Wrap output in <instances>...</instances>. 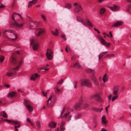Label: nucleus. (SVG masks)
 <instances>
[{
    "label": "nucleus",
    "instance_id": "864d4df0",
    "mask_svg": "<svg viewBox=\"0 0 131 131\" xmlns=\"http://www.w3.org/2000/svg\"><path fill=\"white\" fill-rule=\"evenodd\" d=\"M63 81V80L61 79V80H60L59 81H58L57 82V84H60Z\"/></svg>",
    "mask_w": 131,
    "mask_h": 131
},
{
    "label": "nucleus",
    "instance_id": "c756f323",
    "mask_svg": "<svg viewBox=\"0 0 131 131\" xmlns=\"http://www.w3.org/2000/svg\"><path fill=\"white\" fill-rule=\"evenodd\" d=\"M65 7L67 8L70 9L71 8L72 5L70 4L67 3L65 5Z\"/></svg>",
    "mask_w": 131,
    "mask_h": 131
},
{
    "label": "nucleus",
    "instance_id": "393cba45",
    "mask_svg": "<svg viewBox=\"0 0 131 131\" xmlns=\"http://www.w3.org/2000/svg\"><path fill=\"white\" fill-rule=\"evenodd\" d=\"M81 66L80 65L79 63L78 62H77L74 64L72 67L73 68H79Z\"/></svg>",
    "mask_w": 131,
    "mask_h": 131
},
{
    "label": "nucleus",
    "instance_id": "f704fd0d",
    "mask_svg": "<svg viewBox=\"0 0 131 131\" xmlns=\"http://www.w3.org/2000/svg\"><path fill=\"white\" fill-rule=\"evenodd\" d=\"M30 101L27 100H26L24 103L26 107L27 106V105H30Z\"/></svg>",
    "mask_w": 131,
    "mask_h": 131
},
{
    "label": "nucleus",
    "instance_id": "de8ad7c7",
    "mask_svg": "<svg viewBox=\"0 0 131 131\" xmlns=\"http://www.w3.org/2000/svg\"><path fill=\"white\" fill-rule=\"evenodd\" d=\"M61 37H62L63 38H64L65 40H66V37H65L66 36H65V35H64L62 34H61Z\"/></svg>",
    "mask_w": 131,
    "mask_h": 131
},
{
    "label": "nucleus",
    "instance_id": "e2e57ef3",
    "mask_svg": "<svg viewBox=\"0 0 131 131\" xmlns=\"http://www.w3.org/2000/svg\"><path fill=\"white\" fill-rule=\"evenodd\" d=\"M42 93L43 94V95L45 96L46 97V96L47 95V93H46L45 94L43 91H42Z\"/></svg>",
    "mask_w": 131,
    "mask_h": 131
},
{
    "label": "nucleus",
    "instance_id": "b1692460",
    "mask_svg": "<svg viewBox=\"0 0 131 131\" xmlns=\"http://www.w3.org/2000/svg\"><path fill=\"white\" fill-rule=\"evenodd\" d=\"M107 52V51H105L104 52H103L101 53L99 56V60L104 55L106 54Z\"/></svg>",
    "mask_w": 131,
    "mask_h": 131
},
{
    "label": "nucleus",
    "instance_id": "f8f14e48",
    "mask_svg": "<svg viewBox=\"0 0 131 131\" xmlns=\"http://www.w3.org/2000/svg\"><path fill=\"white\" fill-rule=\"evenodd\" d=\"M91 78L95 85L97 86H98L99 85L98 81L95 77L93 75L91 77Z\"/></svg>",
    "mask_w": 131,
    "mask_h": 131
},
{
    "label": "nucleus",
    "instance_id": "4468645a",
    "mask_svg": "<svg viewBox=\"0 0 131 131\" xmlns=\"http://www.w3.org/2000/svg\"><path fill=\"white\" fill-rule=\"evenodd\" d=\"M81 103H80V101L79 102L77 103L74 106V109L76 110H80L82 109L81 106Z\"/></svg>",
    "mask_w": 131,
    "mask_h": 131
},
{
    "label": "nucleus",
    "instance_id": "39448f33",
    "mask_svg": "<svg viewBox=\"0 0 131 131\" xmlns=\"http://www.w3.org/2000/svg\"><path fill=\"white\" fill-rule=\"evenodd\" d=\"M73 6L74 7V11L75 13H78L82 10V8L80 5L78 4L77 3H75L73 5Z\"/></svg>",
    "mask_w": 131,
    "mask_h": 131
},
{
    "label": "nucleus",
    "instance_id": "5701e85b",
    "mask_svg": "<svg viewBox=\"0 0 131 131\" xmlns=\"http://www.w3.org/2000/svg\"><path fill=\"white\" fill-rule=\"evenodd\" d=\"M39 43H35L33 46V49L34 50H37L38 47Z\"/></svg>",
    "mask_w": 131,
    "mask_h": 131
},
{
    "label": "nucleus",
    "instance_id": "0e129e2a",
    "mask_svg": "<svg viewBox=\"0 0 131 131\" xmlns=\"http://www.w3.org/2000/svg\"><path fill=\"white\" fill-rule=\"evenodd\" d=\"M101 131H107L105 128H103L101 129Z\"/></svg>",
    "mask_w": 131,
    "mask_h": 131
},
{
    "label": "nucleus",
    "instance_id": "a211bd4d",
    "mask_svg": "<svg viewBox=\"0 0 131 131\" xmlns=\"http://www.w3.org/2000/svg\"><path fill=\"white\" fill-rule=\"evenodd\" d=\"M109 8L112 10H117L119 8V7L118 6L114 5L113 6L109 7Z\"/></svg>",
    "mask_w": 131,
    "mask_h": 131
},
{
    "label": "nucleus",
    "instance_id": "6e6d98bb",
    "mask_svg": "<svg viewBox=\"0 0 131 131\" xmlns=\"http://www.w3.org/2000/svg\"><path fill=\"white\" fill-rule=\"evenodd\" d=\"M94 123L95 124L94 125V127H95L97 126V122L95 121H94Z\"/></svg>",
    "mask_w": 131,
    "mask_h": 131
},
{
    "label": "nucleus",
    "instance_id": "aec40b11",
    "mask_svg": "<svg viewBox=\"0 0 131 131\" xmlns=\"http://www.w3.org/2000/svg\"><path fill=\"white\" fill-rule=\"evenodd\" d=\"M63 117L67 119V120H69L70 118L71 117V116L69 114V113H67L64 114Z\"/></svg>",
    "mask_w": 131,
    "mask_h": 131
},
{
    "label": "nucleus",
    "instance_id": "69168bd1",
    "mask_svg": "<svg viewBox=\"0 0 131 131\" xmlns=\"http://www.w3.org/2000/svg\"><path fill=\"white\" fill-rule=\"evenodd\" d=\"M27 122H29V123L31 122L29 118H27Z\"/></svg>",
    "mask_w": 131,
    "mask_h": 131
},
{
    "label": "nucleus",
    "instance_id": "7ed1b4c3",
    "mask_svg": "<svg viewBox=\"0 0 131 131\" xmlns=\"http://www.w3.org/2000/svg\"><path fill=\"white\" fill-rule=\"evenodd\" d=\"M3 35L7 37V38L9 40L14 41L17 37V35L15 34L14 32L12 30H7L3 32Z\"/></svg>",
    "mask_w": 131,
    "mask_h": 131
},
{
    "label": "nucleus",
    "instance_id": "bf43d9fd",
    "mask_svg": "<svg viewBox=\"0 0 131 131\" xmlns=\"http://www.w3.org/2000/svg\"><path fill=\"white\" fill-rule=\"evenodd\" d=\"M77 84L76 82H75V84L74 85V87L75 88H76L77 87Z\"/></svg>",
    "mask_w": 131,
    "mask_h": 131
},
{
    "label": "nucleus",
    "instance_id": "0eeeda50",
    "mask_svg": "<svg viewBox=\"0 0 131 131\" xmlns=\"http://www.w3.org/2000/svg\"><path fill=\"white\" fill-rule=\"evenodd\" d=\"M81 84L82 85H86L88 87H91L92 85L91 83L88 80L85 79L82 80Z\"/></svg>",
    "mask_w": 131,
    "mask_h": 131
},
{
    "label": "nucleus",
    "instance_id": "c9c22d12",
    "mask_svg": "<svg viewBox=\"0 0 131 131\" xmlns=\"http://www.w3.org/2000/svg\"><path fill=\"white\" fill-rule=\"evenodd\" d=\"M37 40V39L36 38H34L31 39V44L34 43Z\"/></svg>",
    "mask_w": 131,
    "mask_h": 131
},
{
    "label": "nucleus",
    "instance_id": "3c124183",
    "mask_svg": "<svg viewBox=\"0 0 131 131\" xmlns=\"http://www.w3.org/2000/svg\"><path fill=\"white\" fill-rule=\"evenodd\" d=\"M65 125V122H62L61 124L60 127H63Z\"/></svg>",
    "mask_w": 131,
    "mask_h": 131
},
{
    "label": "nucleus",
    "instance_id": "6ab92c4d",
    "mask_svg": "<svg viewBox=\"0 0 131 131\" xmlns=\"http://www.w3.org/2000/svg\"><path fill=\"white\" fill-rule=\"evenodd\" d=\"M56 123H55L53 122H52L49 123V126L51 128H54L56 127Z\"/></svg>",
    "mask_w": 131,
    "mask_h": 131
},
{
    "label": "nucleus",
    "instance_id": "4be33fe9",
    "mask_svg": "<svg viewBox=\"0 0 131 131\" xmlns=\"http://www.w3.org/2000/svg\"><path fill=\"white\" fill-rule=\"evenodd\" d=\"M36 2V0H33L29 2V4L28 5V7H29L31 6L32 5L35 4Z\"/></svg>",
    "mask_w": 131,
    "mask_h": 131
},
{
    "label": "nucleus",
    "instance_id": "cd10ccee",
    "mask_svg": "<svg viewBox=\"0 0 131 131\" xmlns=\"http://www.w3.org/2000/svg\"><path fill=\"white\" fill-rule=\"evenodd\" d=\"M55 93L57 94H59L61 92V90H59L57 88V85L56 86V87L55 88Z\"/></svg>",
    "mask_w": 131,
    "mask_h": 131
},
{
    "label": "nucleus",
    "instance_id": "bb28decb",
    "mask_svg": "<svg viewBox=\"0 0 131 131\" xmlns=\"http://www.w3.org/2000/svg\"><path fill=\"white\" fill-rule=\"evenodd\" d=\"M51 33L52 34L55 36H57L58 34V30L57 29H56V31L55 32L52 31Z\"/></svg>",
    "mask_w": 131,
    "mask_h": 131
},
{
    "label": "nucleus",
    "instance_id": "6e6552de",
    "mask_svg": "<svg viewBox=\"0 0 131 131\" xmlns=\"http://www.w3.org/2000/svg\"><path fill=\"white\" fill-rule=\"evenodd\" d=\"M91 98V99H94L97 101L101 102L103 101L102 98L98 94H96L92 95Z\"/></svg>",
    "mask_w": 131,
    "mask_h": 131
},
{
    "label": "nucleus",
    "instance_id": "c03bdc74",
    "mask_svg": "<svg viewBox=\"0 0 131 131\" xmlns=\"http://www.w3.org/2000/svg\"><path fill=\"white\" fill-rule=\"evenodd\" d=\"M3 117L5 118H7V116L6 114L4 112L3 113Z\"/></svg>",
    "mask_w": 131,
    "mask_h": 131
},
{
    "label": "nucleus",
    "instance_id": "603ef678",
    "mask_svg": "<svg viewBox=\"0 0 131 131\" xmlns=\"http://www.w3.org/2000/svg\"><path fill=\"white\" fill-rule=\"evenodd\" d=\"M104 45H106V46H110L111 45V44L109 42H105Z\"/></svg>",
    "mask_w": 131,
    "mask_h": 131
},
{
    "label": "nucleus",
    "instance_id": "7c9ffc66",
    "mask_svg": "<svg viewBox=\"0 0 131 131\" xmlns=\"http://www.w3.org/2000/svg\"><path fill=\"white\" fill-rule=\"evenodd\" d=\"M105 11V9L104 8H101L100 11V15H102L104 14Z\"/></svg>",
    "mask_w": 131,
    "mask_h": 131
},
{
    "label": "nucleus",
    "instance_id": "72a5a7b5",
    "mask_svg": "<svg viewBox=\"0 0 131 131\" xmlns=\"http://www.w3.org/2000/svg\"><path fill=\"white\" fill-rule=\"evenodd\" d=\"M13 124H14L15 125H18L19 124H20V123L18 121H13Z\"/></svg>",
    "mask_w": 131,
    "mask_h": 131
},
{
    "label": "nucleus",
    "instance_id": "13d9d810",
    "mask_svg": "<svg viewBox=\"0 0 131 131\" xmlns=\"http://www.w3.org/2000/svg\"><path fill=\"white\" fill-rule=\"evenodd\" d=\"M4 6L2 4H0V8H4Z\"/></svg>",
    "mask_w": 131,
    "mask_h": 131
},
{
    "label": "nucleus",
    "instance_id": "a18cd8bd",
    "mask_svg": "<svg viewBox=\"0 0 131 131\" xmlns=\"http://www.w3.org/2000/svg\"><path fill=\"white\" fill-rule=\"evenodd\" d=\"M21 125L20 124H19L18 125H15V128H19L21 126Z\"/></svg>",
    "mask_w": 131,
    "mask_h": 131
},
{
    "label": "nucleus",
    "instance_id": "f257e3e1",
    "mask_svg": "<svg viewBox=\"0 0 131 131\" xmlns=\"http://www.w3.org/2000/svg\"><path fill=\"white\" fill-rule=\"evenodd\" d=\"M11 19V27L20 28L23 26V23L19 22V20L22 19V17L20 15L14 13L12 16Z\"/></svg>",
    "mask_w": 131,
    "mask_h": 131
},
{
    "label": "nucleus",
    "instance_id": "a19ab883",
    "mask_svg": "<svg viewBox=\"0 0 131 131\" xmlns=\"http://www.w3.org/2000/svg\"><path fill=\"white\" fill-rule=\"evenodd\" d=\"M4 57L3 56H0V61L2 62L4 60Z\"/></svg>",
    "mask_w": 131,
    "mask_h": 131
},
{
    "label": "nucleus",
    "instance_id": "338daca9",
    "mask_svg": "<svg viewBox=\"0 0 131 131\" xmlns=\"http://www.w3.org/2000/svg\"><path fill=\"white\" fill-rule=\"evenodd\" d=\"M109 34L110 35V37H113V35L112 34V32L111 31H110L109 32Z\"/></svg>",
    "mask_w": 131,
    "mask_h": 131
},
{
    "label": "nucleus",
    "instance_id": "c85d7f7f",
    "mask_svg": "<svg viewBox=\"0 0 131 131\" xmlns=\"http://www.w3.org/2000/svg\"><path fill=\"white\" fill-rule=\"evenodd\" d=\"M106 118L104 116H103L102 118V122L104 124H106L107 123V121L106 120Z\"/></svg>",
    "mask_w": 131,
    "mask_h": 131
},
{
    "label": "nucleus",
    "instance_id": "20e7f679",
    "mask_svg": "<svg viewBox=\"0 0 131 131\" xmlns=\"http://www.w3.org/2000/svg\"><path fill=\"white\" fill-rule=\"evenodd\" d=\"M77 20L79 22H80L84 25L85 26H88L89 27H93V25L89 19H87L86 20V22L83 21L81 17L79 16L77 17Z\"/></svg>",
    "mask_w": 131,
    "mask_h": 131
},
{
    "label": "nucleus",
    "instance_id": "09e8293b",
    "mask_svg": "<svg viewBox=\"0 0 131 131\" xmlns=\"http://www.w3.org/2000/svg\"><path fill=\"white\" fill-rule=\"evenodd\" d=\"M81 116L80 114H79L77 115V116H76V118L77 119H78L80 118Z\"/></svg>",
    "mask_w": 131,
    "mask_h": 131
},
{
    "label": "nucleus",
    "instance_id": "412c9836",
    "mask_svg": "<svg viewBox=\"0 0 131 131\" xmlns=\"http://www.w3.org/2000/svg\"><path fill=\"white\" fill-rule=\"evenodd\" d=\"M86 72L88 73H91L92 74H94V70H92L90 69H88L85 70Z\"/></svg>",
    "mask_w": 131,
    "mask_h": 131
},
{
    "label": "nucleus",
    "instance_id": "9d476101",
    "mask_svg": "<svg viewBox=\"0 0 131 131\" xmlns=\"http://www.w3.org/2000/svg\"><path fill=\"white\" fill-rule=\"evenodd\" d=\"M45 31L43 28L39 29L36 30V36L38 37L41 35Z\"/></svg>",
    "mask_w": 131,
    "mask_h": 131
},
{
    "label": "nucleus",
    "instance_id": "a878e982",
    "mask_svg": "<svg viewBox=\"0 0 131 131\" xmlns=\"http://www.w3.org/2000/svg\"><path fill=\"white\" fill-rule=\"evenodd\" d=\"M113 95L114 96L113 97H112V101H113L117 99L118 97V94H113Z\"/></svg>",
    "mask_w": 131,
    "mask_h": 131
},
{
    "label": "nucleus",
    "instance_id": "774afa93",
    "mask_svg": "<svg viewBox=\"0 0 131 131\" xmlns=\"http://www.w3.org/2000/svg\"><path fill=\"white\" fill-rule=\"evenodd\" d=\"M4 112H2L0 113V115L2 116H3V113H4Z\"/></svg>",
    "mask_w": 131,
    "mask_h": 131
},
{
    "label": "nucleus",
    "instance_id": "49530a36",
    "mask_svg": "<svg viewBox=\"0 0 131 131\" xmlns=\"http://www.w3.org/2000/svg\"><path fill=\"white\" fill-rule=\"evenodd\" d=\"M13 120H8L7 122L9 123H11L12 124H13Z\"/></svg>",
    "mask_w": 131,
    "mask_h": 131
},
{
    "label": "nucleus",
    "instance_id": "e433bc0d",
    "mask_svg": "<svg viewBox=\"0 0 131 131\" xmlns=\"http://www.w3.org/2000/svg\"><path fill=\"white\" fill-rule=\"evenodd\" d=\"M51 96L50 97L49 99H48V100L47 101V102L48 103V104L47 106H50V105L49 104V101H50V103L51 102Z\"/></svg>",
    "mask_w": 131,
    "mask_h": 131
},
{
    "label": "nucleus",
    "instance_id": "79ce46f5",
    "mask_svg": "<svg viewBox=\"0 0 131 131\" xmlns=\"http://www.w3.org/2000/svg\"><path fill=\"white\" fill-rule=\"evenodd\" d=\"M41 16L44 21H46V19L45 16L43 15H42Z\"/></svg>",
    "mask_w": 131,
    "mask_h": 131
},
{
    "label": "nucleus",
    "instance_id": "ea45409f",
    "mask_svg": "<svg viewBox=\"0 0 131 131\" xmlns=\"http://www.w3.org/2000/svg\"><path fill=\"white\" fill-rule=\"evenodd\" d=\"M101 42L102 44L104 45L105 43V41L104 39H102V40H101Z\"/></svg>",
    "mask_w": 131,
    "mask_h": 131
},
{
    "label": "nucleus",
    "instance_id": "473e14b6",
    "mask_svg": "<svg viewBox=\"0 0 131 131\" xmlns=\"http://www.w3.org/2000/svg\"><path fill=\"white\" fill-rule=\"evenodd\" d=\"M26 107L27 108L28 111L29 112L33 110L32 108L30 106V105H27V106Z\"/></svg>",
    "mask_w": 131,
    "mask_h": 131
},
{
    "label": "nucleus",
    "instance_id": "f03ea898",
    "mask_svg": "<svg viewBox=\"0 0 131 131\" xmlns=\"http://www.w3.org/2000/svg\"><path fill=\"white\" fill-rule=\"evenodd\" d=\"M16 53L20 54L19 51L14 52L12 53L11 57L9 59V61L10 63L13 64L14 66H16L13 68V70H15L18 71L20 67L22 62L21 60H17L16 56Z\"/></svg>",
    "mask_w": 131,
    "mask_h": 131
},
{
    "label": "nucleus",
    "instance_id": "052dcab7",
    "mask_svg": "<svg viewBox=\"0 0 131 131\" xmlns=\"http://www.w3.org/2000/svg\"><path fill=\"white\" fill-rule=\"evenodd\" d=\"M60 128L61 129V130L62 131H63L65 129V128H63V127H60Z\"/></svg>",
    "mask_w": 131,
    "mask_h": 131
},
{
    "label": "nucleus",
    "instance_id": "ddd939ff",
    "mask_svg": "<svg viewBox=\"0 0 131 131\" xmlns=\"http://www.w3.org/2000/svg\"><path fill=\"white\" fill-rule=\"evenodd\" d=\"M16 95V93L15 92H12L9 93L7 96L8 98H11L15 96Z\"/></svg>",
    "mask_w": 131,
    "mask_h": 131
},
{
    "label": "nucleus",
    "instance_id": "4c0bfd02",
    "mask_svg": "<svg viewBox=\"0 0 131 131\" xmlns=\"http://www.w3.org/2000/svg\"><path fill=\"white\" fill-rule=\"evenodd\" d=\"M103 109V108H96L95 109V111L97 112H101L102 110Z\"/></svg>",
    "mask_w": 131,
    "mask_h": 131
},
{
    "label": "nucleus",
    "instance_id": "4d7b16f0",
    "mask_svg": "<svg viewBox=\"0 0 131 131\" xmlns=\"http://www.w3.org/2000/svg\"><path fill=\"white\" fill-rule=\"evenodd\" d=\"M110 106V104H109L108 105L106 106V108H105V110H106V112L107 113H108V110H107V108H108V107H109V106Z\"/></svg>",
    "mask_w": 131,
    "mask_h": 131
},
{
    "label": "nucleus",
    "instance_id": "9b49d317",
    "mask_svg": "<svg viewBox=\"0 0 131 131\" xmlns=\"http://www.w3.org/2000/svg\"><path fill=\"white\" fill-rule=\"evenodd\" d=\"M83 100L81 99L80 100V103H81L82 109L85 108L87 107L89 105L88 104L83 102Z\"/></svg>",
    "mask_w": 131,
    "mask_h": 131
},
{
    "label": "nucleus",
    "instance_id": "1a4fd4ad",
    "mask_svg": "<svg viewBox=\"0 0 131 131\" xmlns=\"http://www.w3.org/2000/svg\"><path fill=\"white\" fill-rule=\"evenodd\" d=\"M120 90V86L118 85L114 86L113 88V94H118V91Z\"/></svg>",
    "mask_w": 131,
    "mask_h": 131
},
{
    "label": "nucleus",
    "instance_id": "dca6fc26",
    "mask_svg": "<svg viewBox=\"0 0 131 131\" xmlns=\"http://www.w3.org/2000/svg\"><path fill=\"white\" fill-rule=\"evenodd\" d=\"M13 68L12 69V70L13 71H12V72H7L6 73V75L9 77H11L12 76L13 74H14L16 73V71H17L15 70H13Z\"/></svg>",
    "mask_w": 131,
    "mask_h": 131
},
{
    "label": "nucleus",
    "instance_id": "2f4dec72",
    "mask_svg": "<svg viewBox=\"0 0 131 131\" xmlns=\"http://www.w3.org/2000/svg\"><path fill=\"white\" fill-rule=\"evenodd\" d=\"M115 54L113 53H110L106 55L105 58L112 57L114 56Z\"/></svg>",
    "mask_w": 131,
    "mask_h": 131
},
{
    "label": "nucleus",
    "instance_id": "37998d69",
    "mask_svg": "<svg viewBox=\"0 0 131 131\" xmlns=\"http://www.w3.org/2000/svg\"><path fill=\"white\" fill-rule=\"evenodd\" d=\"M106 74L105 73L103 77V79H104L106 80H107V77H106Z\"/></svg>",
    "mask_w": 131,
    "mask_h": 131
},
{
    "label": "nucleus",
    "instance_id": "5fc2aeb1",
    "mask_svg": "<svg viewBox=\"0 0 131 131\" xmlns=\"http://www.w3.org/2000/svg\"><path fill=\"white\" fill-rule=\"evenodd\" d=\"M65 108L64 107L63 108V110L62 111V112L61 113V116H60V117H61V116H62V114L64 111L65 109Z\"/></svg>",
    "mask_w": 131,
    "mask_h": 131
},
{
    "label": "nucleus",
    "instance_id": "423d86ee",
    "mask_svg": "<svg viewBox=\"0 0 131 131\" xmlns=\"http://www.w3.org/2000/svg\"><path fill=\"white\" fill-rule=\"evenodd\" d=\"M46 56L48 60H51L53 58V52L52 50L50 49H48L47 50Z\"/></svg>",
    "mask_w": 131,
    "mask_h": 131
},
{
    "label": "nucleus",
    "instance_id": "58836bf2",
    "mask_svg": "<svg viewBox=\"0 0 131 131\" xmlns=\"http://www.w3.org/2000/svg\"><path fill=\"white\" fill-rule=\"evenodd\" d=\"M40 123L39 121H38L36 123V125L37 127L38 128H39L40 127Z\"/></svg>",
    "mask_w": 131,
    "mask_h": 131
},
{
    "label": "nucleus",
    "instance_id": "680f3d73",
    "mask_svg": "<svg viewBox=\"0 0 131 131\" xmlns=\"http://www.w3.org/2000/svg\"><path fill=\"white\" fill-rule=\"evenodd\" d=\"M4 85L7 88H9L10 87V85L8 84H5Z\"/></svg>",
    "mask_w": 131,
    "mask_h": 131
},
{
    "label": "nucleus",
    "instance_id": "2eb2a0df",
    "mask_svg": "<svg viewBox=\"0 0 131 131\" xmlns=\"http://www.w3.org/2000/svg\"><path fill=\"white\" fill-rule=\"evenodd\" d=\"M40 75H38L37 73H35L33 74L32 76L30 77V79L31 80L35 81V79L37 78L40 77Z\"/></svg>",
    "mask_w": 131,
    "mask_h": 131
},
{
    "label": "nucleus",
    "instance_id": "f3484780",
    "mask_svg": "<svg viewBox=\"0 0 131 131\" xmlns=\"http://www.w3.org/2000/svg\"><path fill=\"white\" fill-rule=\"evenodd\" d=\"M123 23L122 21H117L113 24L112 26L113 27H117L118 26L121 25Z\"/></svg>",
    "mask_w": 131,
    "mask_h": 131
},
{
    "label": "nucleus",
    "instance_id": "8fccbe9b",
    "mask_svg": "<svg viewBox=\"0 0 131 131\" xmlns=\"http://www.w3.org/2000/svg\"><path fill=\"white\" fill-rule=\"evenodd\" d=\"M112 96L111 95H110L108 96V100L110 101L112 99Z\"/></svg>",
    "mask_w": 131,
    "mask_h": 131
}]
</instances>
